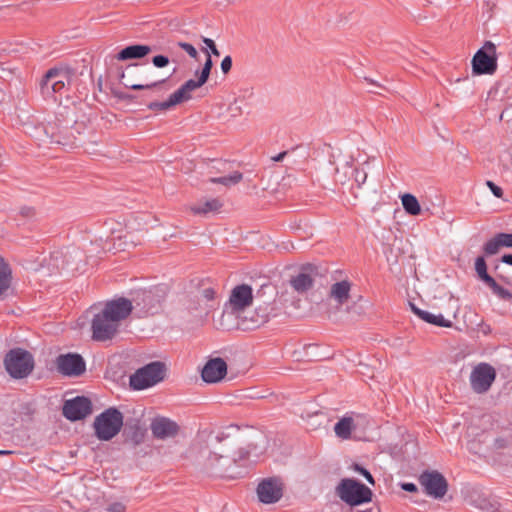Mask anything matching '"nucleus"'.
<instances>
[{"mask_svg":"<svg viewBox=\"0 0 512 512\" xmlns=\"http://www.w3.org/2000/svg\"><path fill=\"white\" fill-rule=\"evenodd\" d=\"M84 103L61 106L55 119L48 122L50 143L74 149L85 143V134L89 129L90 116L82 113Z\"/></svg>","mask_w":512,"mask_h":512,"instance_id":"obj_1","label":"nucleus"},{"mask_svg":"<svg viewBox=\"0 0 512 512\" xmlns=\"http://www.w3.org/2000/svg\"><path fill=\"white\" fill-rule=\"evenodd\" d=\"M132 309L130 299L120 297L108 301L91 321L92 339L101 342L112 340L118 332L119 322L126 319Z\"/></svg>","mask_w":512,"mask_h":512,"instance_id":"obj_2","label":"nucleus"},{"mask_svg":"<svg viewBox=\"0 0 512 512\" xmlns=\"http://www.w3.org/2000/svg\"><path fill=\"white\" fill-rule=\"evenodd\" d=\"M503 247L512 248V233L500 232L489 239L482 247L483 255L476 257L474 269L477 278L490 288L493 294L504 301H510L512 293L499 285L495 278L488 273V266L485 260V256L495 255Z\"/></svg>","mask_w":512,"mask_h":512,"instance_id":"obj_3","label":"nucleus"},{"mask_svg":"<svg viewBox=\"0 0 512 512\" xmlns=\"http://www.w3.org/2000/svg\"><path fill=\"white\" fill-rule=\"evenodd\" d=\"M123 426V413L116 407H109L95 417L94 435L100 441H110L119 434Z\"/></svg>","mask_w":512,"mask_h":512,"instance_id":"obj_4","label":"nucleus"},{"mask_svg":"<svg viewBox=\"0 0 512 512\" xmlns=\"http://www.w3.org/2000/svg\"><path fill=\"white\" fill-rule=\"evenodd\" d=\"M33 355L23 348L10 349L4 357V367L13 379H24L34 370Z\"/></svg>","mask_w":512,"mask_h":512,"instance_id":"obj_5","label":"nucleus"},{"mask_svg":"<svg viewBox=\"0 0 512 512\" xmlns=\"http://www.w3.org/2000/svg\"><path fill=\"white\" fill-rule=\"evenodd\" d=\"M336 494L351 507L369 503L373 496L369 487L353 478L342 479L336 487Z\"/></svg>","mask_w":512,"mask_h":512,"instance_id":"obj_6","label":"nucleus"},{"mask_svg":"<svg viewBox=\"0 0 512 512\" xmlns=\"http://www.w3.org/2000/svg\"><path fill=\"white\" fill-rule=\"evenodd\" d=\"M166 365L160 361H153L137 369L129 378V385L133 390H144L163 381Z\"/></svg>","mask_w":512,"mask_h":512,"instance_id":"obj_7","label":"nucleus"},{"mask_svg":"<svg viewBox=\"0 0 512 512\" xmlns=\"http://www.w3.org/2000/svg\"><path fill=\"white\" fill-rule=\"evenodd\" d=\"M473 75H492L497 70L496 46L491 41H486L473 56L472 61Z\"/></svg>","mask_w":512,"mask_h":512,"instance_id":"obj_8","label":"nucleus"},{"mask_svg":"<svg viewBox=\"0 0 512 512\" xmlns=\"http://www.w3.org/2000/svg\"><path fill=\"white\" fill-rule=\"evenodd\" d=\"M425 494L434 499H442L448 491V481L437 470H424L418 477Z\"/></svg>","mask_w":512,"mask_h":512,"instance_id":"obj_9","label":"nucleus"},{"mask_svg":"<svg viewBox=\"0 0 512 512\" xmlns=\"http://www.w3.org/2000/svg\"><path fill=\"white\" fill-rule=\"evenodd\" d=\"M165 291L160 286H154L149 289H141L134 293L132 303H135L136 307H139L141 311L145 313H154V309H157L161 302L164 300Z\"/></svg>","mask_w":512,"mask_h":512,"instance_id":"obj_10","label":"nucleus"},{"mask_svg":"<svg viewBox=\"0 0 512 512\" xmlns=\"http://www.w3.org/2000/svg\"><path fill=\"white\" fill-rule=\"evenodd\" d=\"M253 289L248 284H240L235 286L230 293L229 305L231 313L224 312L221 316V325L226 317H230L232 314L243 312L253 302Z\"/></svg>","mask_w":512,"mask_h":512,"instance_id":"obj_11","label":"nucleus"},{"mask_svg":"<svg viewBox=\"0 0 512 512\" xmlns=\"http://www.w3.org/2000/svg\"><path fill=\"white\" fill-rule=\"evenodd\" d=\"M92 411V401L86 396H76L65 400L62 407L63 416L71 422L85 419Z\"/></svg>","mask_w":512,"mask_h":512,"instance_id":"obj_12","label":"nucleus"},{"mask_svg":"<svg viewBox=\"0 0 512 512\" xmlns=\"http://www.w3.org/2000/svg\"><path fill=\"white\" fill-rule=\"evenodd\" d=\"M496 378V371L488 363L478 364L471 372L470 383L474 392L486 393Z\"/></svg>","mask_w":512,"mask_h":512,"instance_id":"obj_13","label":"nucleus"},{"mask_svg":"<svg viewBox=\"0 0 512 512\" xmlns=\"http://www.w3.org/2000/svg\"><path fill=\"white\" fill-rule=\"evenodd\" d=\"M57 370L64 376L78 377L86 371L84 358L78 353L60 354L56 358Z\"/></svg>","mask_w":512,"mask_h":512,"instance_id":"obj_14","label":"nucleus"},{"mask_svg":"<svg viewBox=\"0 0 512 512\" xmlns=\"http://www.w3.org/2000/svg\"><path fill=\"white\" fill-rule=\"evenodd\" d=\"M257 495L261 503H276L283 496V484L276 477L263 479L257 486Z\"/></svg>","mask_w":512,"mask_h":512,"instance_id":"obj_15","label":"nucleus"},{"mask_svg":"<svg viewBox=\"0 0 512 512\" xmlns=\"http://www.w3.org/2000/svg\"><path fill=\"white\" fill-rule=\"evenodd\" d=\"M316 275H318V267L307 263L301 266L299 273L292 276L289 282L296 292L302 294L313 287L314 276Z\"/></svg>","mask_w":512,"mask_h":512,"instance_id":"obj_16","label":"nucleus"},{"mask_svg":"<svg viewBox=\"0 0 512 512\" xmlns=\"http://www.w3.org/2000/svg\"><path fill=\"white\" fill-rule=\"evenodd\" d=\"M231 465L230 457L218 452H209L204 467L207 473L219 477L233 478V474L229 473Z\"/></svg>","mask_w":512,"mask_h":512,"instance_id":"obj_17","label":"nucleus"},{"mask_svg":"<svg viewBox=\"0 0 512 512\" xmlns=\"http://www.w3.org/2000/svg\"><path fill=\"white\" fill-rule=\"evenodd\" d=\"M227 363L220 357L209 359L201 371V378L204 382L218 383L227 375Z\"/></svg>","mask_w":512,"mask_h":512,"instance_id":"obj_18","label":"nucleus"},{"mask_svg":"<svg viewBox=\"0 0 512 512\" xmlns=\"http://www.w3.org/2000/svg\"><path fill=\"white\" fill-rule=\"evenodd\" d=\"M150 429L154 438L165 440L176 437L180 426L170 418L159 416L152 420Z\"/></svg>","mask_w":512,"mask_h":512,"instance_id":"obj_19","label":"nucleus"},{"mask_svg":"<svg viewBox=\"0 0 512 512\" xmlns=\"http://www.w3.org/2000/svg\"><path fill=\"white\" fill-rule=\"evenodd\" d=\"M192 98L191 94L181 85L173 92L166 101H151L147 104V108L152 111H167L174 106L186 102Z\"/></svg>","mask_w":512,"mask_h":512,"instance_id":"obj_20","label":"nucleus"},{"mask_svg":"<svg viewBox=\"0 0 512 512\" xmlns=\"http://www.w3.org/2000/svg\"><path fill=\"white\" fill-rule=\"evenodd\" d=\"M24 132L38 142L50 143L48 131V122L46 124L39 122L35 117H28L22 123Z\"/></svg>","mask_w":512,"mask_h":512,"instance_id":"obj_21","label":"nucleus"},{"mask_svg":"<svg viewBox=\"0 0 512 512\" xmlns=\"http://www.w3.org/2000/svg\"><path fill=\"white\" fill-rule=\"evenodd\" d=\"M202 51L206 53L207 57L201 71H196V75L198 77L197 80L189 79L183 84V87L188 91L189 94H191V92L197 88L202 87L208 81L211 70L213 68V61L210 53L207 49H202Z\"/></svg>","mask_w":512,"mask_h":512,"instance_id":"obj_22","label":"nucleus"},{"mask_svg":"<svg viewBox=\"0 0 512 512\" xmlns=\"http://www.w3.org/2000/svg\"><path fill=\"white\" fill-rule=\"evenodd\" d=\"M235 316L237 319L235 329L240 330V331H244V332L253 331V330H256L264 325L263 316L261 318H258L254 314V310L248 311V312H246L244 310L243 312H239V313L235 314Z\"/></svg>","mask_w":512,"mask_h":512,"instance_id":"obj_23","label":"nucleus"},{"mask_svg":"<svg viewBox=\"0 0 512 512\" xmlns=\"http://www.w3.org/2000/svg\"><path fill=\"white\" fill-rule=\"evenodd\" d=\"M152 48L144 44H132L121 49L115 56L119 61L142 59L150 54Z\"/></svg>","mask_w":512,"mask_h":512,"instance_id":"obj_24","label":"nucleus"},{"mask_svg":"<svg viewBox=\"0 0 512 512\" xmlns=\"http://www.w3.org/2000/svg\"><path fill=\"white\" fill-rule=\"evenodd\" d=\"M146 431L141 428L137 420L126 422L123 426V437L126 443H132L137 446L144 441Z\"/></svg>","mask_w":512,"mask_h":512,"instance_id":"obj_25","label":"nucleus"},{"mask_svg":"<svg viewBox=\"0 0 512 512\" xmlns=\"http://www.w3.org/2000/svg\"><path fill=\"white\" fill-rule=\"evenodd\" d=\"M409 305L412 312L426 323L444 328H450L453 325L452 321L445 319L442 314H432L428 311L420 309L412 302H409Z\"/></svg>","mask_w":512,"mask_h":512,"instance_id":"obj_26","label":"nucleus"},{"mask_svg":"<svg viewBox=\"0 0 512 512\" xmlns=\"http://www.w3.org/2000/svg\"><path fill=\"white\" fill-rule=\"evenodd\" d=\"M351 283L347 280L336 282L331 286L330 297L333 298L339 305L348 302L350 298Z\"/></svg>","mask_w":512,"mask_h":512,"instance_id":"obj_27","label":"nucleus"},{"mask_svg":"<svg viewBox=\"0 0 512 512\" xmlns=\"http://www.w3.org/2000/svg\"><path fill=\"white\" fill-rule=\"evenodd\" d=\"M75 70L71 67H53L48 70V77H56L59 82H63L64 85L70 86L72 79L75 77Z\"/></svg>","mask_w":512,"mask_h":512,"instance_id":"obj_28","label":"nucleus"},{"mask_svg":"<svg viewBox=\"0 0 512 512\" xmlns=\"http://www.w3.org/2000/svg\"><path fill=\"white\" fill-rule=\"evenodd\" d=\"M354 428L355 425L353 418L343 417L335 424L334 431L337 437L341 439H349Z\"/></svg>","mask_w":512,"mask_h":512,"instance_id":"obj_29","label":"nucleus"},{"mask_svg":"<svg viewBox=\"0 0 512 512\" xmlns=\"http://www.w3.org/2000/svg\"><path fill=\"white\" fill-rule=\"evenodd\" d=\"M402 206L405 212L411 216H418L421 214V206L418 199L410 193H405L401 196Z\"/></svg>","mask_w":512,"mask_h":512,"instance_id":"obj_30","label":"nucleus"},{"mask_svg":"<svg viewBox=\"0 0 512 512\" xmlns=\"http://www.w3.org/2000/svg\"><path fill=\"white\" fill-rule=\"evenodd\" d=\"M12 271L9 264L0 256V296L10 287Z\"/></svg>","mask_w":512,"mask_h":512,"instance_id":"obj_31","label":"nucleus"},{"mask_svg":"<svg viewBox=\"0 0 512 512\" xmlns=\"http://www.w3.org/2000/svg\"><path fill=\"white\" fill-rule=\"evenodd\" d=\"M222 207V203L218 199H210L202 204L192 207L194 214H207L209 212H216Z\"/></svg>","mask_w":512,"mask_h":512,"instance_id":"obj_32","label":"nucleus"},{"mask_svg":"<svg viewBox=\"0 0 512 512\" xmlns=\"http://www.w3.org/2000/svg\"><path fill=\"white\" fill-rule=\"evenodd\" d=\"M254 314L261 318L263 316L264 318V324L267 323L271 318L277 316V309L273 303H264V305H258L255 310Z\"/></svg>","mask_w":512,"mask_h":512,"instance_id":"obj_33","label":"nucleus"},{"mask_svg":"<svg viewBox=\"0 0 512 512\" xmlns=\"http://www.w3.org/2000/svg\"><path fill=\"white\" fill-rule=\"evenodd\" d=\"M242 179L243 174L239 171H235L228 176L210 178V182L214 184H222L224 186H231L239 183Z\"/></svg>","mask_w":512,"mask_h":512,"instance_id":"obj_34","label":"nucleus"},{"mask_svg":"<svg viewBox=\"0 0 512 512\" xmlns=\"http://www.w3.org/2000/svg\"><path fill=\"white\" fill-rule=\"evenodd\" d=\"M48 76V71H46L39 82V90L44 99H53V85L50 83L53 77Z\"/></svg>","mask_w":512,"mask_h":512,"instance_id":"obj_35","label":"nucleus"},{"mask_svg":"<svg viewBox=\"0 0 512 512\" xmlns=\"http://www.w3.org/2000/svg\"><path fill=\"white\" fill-rule=\"evenodd\" d=\"M209 282V279H202L198 283V294L207 301H213L216 297V290L211 285H206Z\"/></svg>","mask_w":512,"mask_h":512,"instance_id":"obj_36","label":"nucleus"},{"mask_svg":"<svg viewBox=\"0 0 512 512\" xmlns=\"http://www.w3.org/2000/svg\"><path fill=\"white\" fill-rule=\"evenodd\" d=\"M493 447L496 451H505L508 453L512 452V433L497 437L494 440Z\"/></svg>","mask_w":512,"mask_h":512,"instance_id":"obj_37","label":"nucleus"},{"mask_svg":"<svg viewBox=\"0 0 512 512\" xmlns=\"http://www.w3.org/2000/svg\"><path fill=\"white\" fill-rule=\"evenodd\" d=\"M165 82H166V79L153 81V82H149V83H144V84H135L130 81H127V82H124V86L126 88H130L132 90H153V89L160 88L161 85L164 84Z\"/></svg>","mask_w":512,"mask_h":512,"instance_id":"obj_38","label":"nucleus"},{"mask_svg":"<svg viewBox=\"0 0 512 512\" xmlns=\"http://www.w3.org/2000/svg\"><path fill=\"white\" fill-rule=\"evenodd\" d=\"M346 168L350 170L351 176H353L354 181L357 184V187L360 188L366 182V179H367L366 171L362 168L353 167L349 163H346Z\"/></svg>","mask_w":512,"mask_h":512,"instance_id":"obj_39","label":"nucleus"},{"mask_svg":"<svg viewBox=\"0 0 512 512\" xmlns=\"http://www.w3.org/2000/svg\"><path fill=\"white\" fill-rule=\"evenodd\" d=\"M352 469H353L356 473H358V474L362 475V476L367 480V482H368L369 484H371V485H373V486L375 485V479H374V477L372 476V474H371V473H370V472H369L365 467H363L362 465H360V464H358V463H354V464L352 465Z\"/></svg>","mask_w":512,"mask_h":512,"instance_id":"obj_40","label":"nucleus"},{"mask_svg":"<svg viewBox=\"0 0 512 512\" xmlns=\"http://www.w3.org/2000/svg\"><path fill=\"white\" fill-rule=\"evenodd\" d=\"M202 42L206 45V48L208 50V52L210 53V55H214V56H220V52L219 50L217 49V46L215 44V42L210 39V38H207V37H202Z\"/></svg>","mask_w":512,"mask_h":512,"instance_id":"obj_41","label":"nucleus"},{"mask_svg":"<svg viewBox=\"0 0 512 512\" xmlns=\"http://www.w3.org/2000/svg\"><path fill=\"white\" fill-rule=\"evenodd\" d=\"M178 46L183 49L191 58L197 59L198 58V52L196 48L187 42H178Z\"/></svg>","mask_w":512,"mask_h":512,"instance_id":"obj_42","label":"nucleus"},{"mask_svg":"<svg viewBox=\"0 0 512 512\" xmlns=\"http://www.w3.org/2000/svg\"><path fill=\"white\" fill-rule=\"evenodd\" d=\"M169 62H170L169 58L166 55H162V54L155 55L152 58V63L157 68H164L169 64Z\"/></svg>","mask_w":512,"mask_h":512,"instance_id":"obj_43","label":"nucleus"},{"mask_svg":"<svg viewBox=\"0 0 512 512\" xmlns=\"http://www.w3.org/2000/svg\"><path fill=\"white\" fill-rule=\"evenodd\" d=\"M19 215L25 219H31L35 217L36 211L34 207L31 206H22L19 209Z\"/></svg>","mask_w":512,"mask_h":512,"instance_id":"obj_44","label":"nucleus"},{"mask_svg":"<svg viewBox=\"0 0 512 512\" xmlns=\"http://www.w3.org/2000/svg\"><path fill=\"white\" fill-rule=\"evenodd\" d=\"M486 185L488 186V188L490 189V191L492 192V194L497 197V198H502L503 197V190L500 186L496 185L493 181L491 180H488L486 182Z\"/></svg>","mask_w":512,"mask_h":512,"instance_id":"obj_45","label":"nucleus"},{"mask_svg":"<svg viewBox=\"0 0 512 512\" xmlns=\"http://www.w3.org/2000/svg\"><path fill=\"white\" fill-rule=\"evenodd\" d=\"M232 57L230 55H227L223 58L221 61V70L224 74H228L231 71L232 68Z\"/></svg>","mask_w":512,"mask_h":512,"instance_id":"obj_46","label":"nucleus"},{"mask_svg":"<svg viewBox=\"0 0 512 512\" xmlns=\"http://www.w3.org/2000/svg\"><path fill=\"white\" fill-rule=\"evenodd\" d=\"M399 486L402 490L409 492V493H417L418 492L417 485L412 482H401L399 484Z\"/></svg>","mask_w":512,"mask_h":512,"instance_id":"obj_47","label":"nucleus"},{"mask_svg":"<svg viewBox=\"0 0 512 512\" xmlns=\"http://www.w3.org/2000/svg\"><path fill=\"white\" fill-rule=\"evenodd\" d=\"M107 511L108 512H125L126 506L122 502H113L108 506Z\"/></svg>","mask_w":512,"mask_h":512,"instance_id":"obj_48","label":"nucleus"},{"mask_svg":"<svg viewBox=\"0 0 512 512\" xmlns=\"http://www.w3.org/2000/svg\"><path fill=\"white\" fill-rule=\"evenodd\" d=\"M499 267H500V265H499V264H495V265H494V267H493V271H494V273H496V277H497L499 280L503 281L504 283H506V284H510V283H511L510 278H508V277H506V276L502 275L501 273H497V271L499 270Z\"/></svg>","mask_w":512,"mask_h":512,"instance_id":"obj_49","label":"nucleus"},{"mask_svg":"<svg viewBox=\"0 0 512 512\" xmlns=\"http://www.w3.org/2000/svg\"><path fill=\"white\" fill-rule=\"evenodd\" d=\"M116 96L120 100L129 101V102H132V101H134L136 99L135 95L128 94V93H125V92L117 93Z\"/></svg>","mask_w":512,"mask_h":512,"instance_id":"obj_50","label":"nucleus"},{"mask_svg":"<svg viewBox=\"0 0 512 512\" xmlns=\"http://www.w3.org/2000/svg\"><path fill=\"white\" fill-rule=\"evenodd\" d=\"M248 456H249V451L241 449L239 451V457L238 458H230V460H231V463L235 464V463H237L238 460L247 459Z\"/></svg>","mask_w":512,"mask_h":512,"instance_id":"obj_51","label":"nucleus"},{"mask_svg":"<svg viewBox=\"0 0 512 512\" xmlns=\"http://www.w3.org/2000/svg\"><path fill=\"white\" fill-rule=\"evenodd\" d=\"M499 261L506 265L512 266V254L511 253L503 254Z\"/></svg>","mask_w":512,"mask_h":512,"instance_id":"obj_52","label":"nucleus"},{"mask_svg":"<svg viewBox=\"0 0 512 512\" xmlns=\"http://www.w3.org/2000/svg\"><path fill=\"white\" fill-rule=\"evenodd\" d=\"M363 80L370 84V85H374L380 89H383V90H387L383 85L379 84L378 82L374 81L372 78L370 77H367V76H363Z\"/></svg>","mask_w":512,"mask_h":512,"instance_id":"obj_53","label":"nucleus"},{"mask_svg":"<svg viewBox=\"0 0 512 512\" xmlns=\"http://www.w3.org/2000/svg\"><path fill=\"white\" fill-rule=\"evenodd\" d=\"M65 87H66V85H64L63 82H59L55 86H53V99L54 100H55V94L61 93Z\"/></svg>","mask_w":512,"mask_h":512,"instance_id":"obj_54","label":"nucleus"},{"mask_svg":"<svg viewBox=\"0 0 512 512\" xmlns=\"http://www.w3.org/2000/svg\"><path fill=\"white\" fill-rule=\"evenodd\" d=\"M287 151H283V152H280L279 154H277L275 157H273L272 159L276 162H279V161H282L284 159V157L287 155Z\"/></svg>","mask_w":512,"mask_h":512,"instance_id":"obj_55","label":"nucleus"},{"mask_svg":"<svg viewBox=\"0 0 512 512\" xmlns=\"http://www.w3.org/2000/svg\"><path fill=\"white\" fill-rule=\"evenodd\" d=\"M270 285L264 284L261 286V288L257 291L256 297H259L261 294L265 293L266 289H270Z\"/></svg>","mask_w":512,"mask_h":512,"instance_id":"obj_56","label":"nucleus"},{"mask_svg":"<svg viewBox=\"0 0 512 512\" xmlns=\"http://www.w3.org/2000/svg\"><path fill=\"white\" fill-rule=\"evenodd\" d=\"M118 77L120 81L125 79V71L122 69V67L118 68Z\"/></svg>","mask_w":512,"mask_h":512,"instance_id":"obj_57","label":"nucleus"},{"mask_svg":"<svg viewBox=\"0 0 512 512\" xmlns=\"http://www.w3.org/2000/svg\"><path fill=\"white\" fill-rule=\"evenodd\" d=\"M14 452L11 451V450H0V456H5V455H10V454H13Z\"/></svg>","mask_w":512,"mask_h":512,"instance_id":"obj_58","label":"nucleus"},{"mask_svg":"<svg viewBox=\"0 0 512 512\" xmlns=\"http://www.w3.org/2000/svg\"><path fill=\"white\" fill-rule=\"evenodd\" d=\"M223 439H224V437L219 436V435H217V436H215L213 438L210 437V441L214 440L215 442H221Z\"/></svg>","mask_w":512,"mask_h":512,"instance_id":"obj_59","label":"nucleus"},{"mask_svg":"<svg viewBox=\"0 0 512 512\" xmlns=\"http://www.w3.org/2000/svg\"><path fill=\"white\" fill-rule=\"evenodd\" d=\"M53 86H55L57 83H59V79L56 77H53V79L50 82Z\"/></svg>","mask_w":512,"mask_h":512,"instance_id":"obj_60","label":"nucleus"},{"mask_svg":"<svg viewBox=\"0 0 512 512\" xmlns=\"http://www.w3.org/2000/svg\"><path fill=\"white\" fill-rule=\"evenodd\" d=\"M137 66H138V64H137V63L129 64V65L127 66V69H129V68H131V67H137Z\"/></svg>","mask_w":512,"mask_h":512,"instance_id":"obj_61","label":"nucleus"},{"mask_svg":"<svg viewBox=\"0 0 512 512\" xmlns=\"http://www.w3.org/2000/svg\"><path fill=\"white\" fill-rule=\"evenodd\" d=\"M370 93H377V94H380L379 92L374 91V90H370Z\"/></svg>","mask_w":512,"mask_h":512,"instance_id":"obj_62","label":"nucleus"}]
</instances>
